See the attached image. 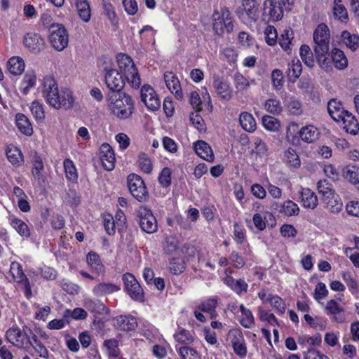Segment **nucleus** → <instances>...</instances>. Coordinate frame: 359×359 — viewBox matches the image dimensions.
I'll list each match as a JSON object with an SVG mask.
<instances>
[{
    "instance_id": "1",
    "label": "nucleus",
    "mask_w": 359,
    "mask_h": 359,
    "mask_svg": "<svg viewBox=\"0 0 359 359\" xmlns=\"http://www.w3.org/2000/svg\"><path fill=\"white\" fill-rule=\"evenodd\" d=\"M41 93L47 103L56 109H68L73 105L74 100L71 91L65 89L59 93L57 84L51 76L43 78Z\"/></svg>"
},
{
    "instance_id": "2",
    "label": "nucleus",
    "mask_w": 359,
    "mask_h": 359,
    "mask_svg": "<svg viewBox=\"0 0 359 359\" xmlns=\"http://www.w3.org/2000/svg\"><path fill=\"white\" fill-rule=\"evenodd\" d=\"M313 41L315 43L313 50L318 64L326 72H330L332 66L330 61L326 57L329 50L330 30L326 25H318L313 33Z\"/></svg>"
},
{
    "instance_id": "3",
    "label": "nucleus",
    "mask_w": 359,
    "mask_h": 359,
    "mask_svg": "<svg viewBox=\"0 0 359 359\" xmlns=\"http://www.w3.org/2000/svg\"><path fill=\"white\" fill-rule=\"evenodd\" d=\"M110 113L118 120L130 119L135 111V102L125 93H112L107 96Z\"/></svg>"
},
{
    "instance_id": "4",
    "label": "nucleus",
    "mask_w": 359,
    "mask_h": 359,
    "mask_svg": "<svg viewBox=\"0 0 359 359\" xmlns=\"http://www.w3.org/2000/svg\"><path fill=\"white\" fill-rule=\"evenodd\" d=\"M116 59L118 68L127 82L131 87L138 88L141 84V79L132 58L126 54L118 53Z\"/></svg>"
},
{
    "instance_id": "5",
    "label": "nucleus",
    "mask_w": 359,
    "mask_h": 359,
    "mask_svg": "<svg viewBox=\"0 0 359 359\" xmlns=\"http://www.w3.org/2000/svg\"><path fill=\"white\" fill-rule=\"evenodd\" d=\"M49 41L57 50H63L68 45L69 36L67 29L61 24H53L49 27Z\"/></svg>"
},
{
    "instance_id": "6",
    "label": "nucleus",
    "mask_w": 359,
    "mask_h": 359,
    "mask_svg": "<svg viewBox=\"0 0 359 359\" xmlns=\"http://www.w3.org/2000/svg\"><path fill=\"white\" fill-rule=\"evenodd\" d=\"M128 189L132 196L139 202H144L149 198L147 189L142 177L136 174H130L127 177Z\"/></svg>"
},
{
    "instance_id": "7",
    "label": "nucleus",
    "mask_w": 359,
    "mask_h": 359,
    "mask_svg": "<svg viewBox=\"0 0 359 359\" xmlns=\"http://www.w3.org/2000/svg\"><path fill=\"white\" fill-rule=\"evenodd\" d=\"M137 215L139 224L143 231L147 233H153L157 231V220L149 209L146 207H140Z\"/></svg>"
},
{
    "instance_id": "8",
    "label": "nucleus",
    "mask_w": 359,
    "mask_h": 359,
    "mask_svg": "<svg viewBox=\"0 0 359 359\" xmlns=\"http://www.w3.org/2000/svg\"><path fill=\"white\" fill-rule=\"evenodd\" d=\"M105 83L112 93H122L125 86L123 76L115 69L104 68Z\"/></svg>"
},
{
    "instance_id": "9",
    "label": "nucleus",
    "mask_w": 359,
    "mask_h": 359,
    "mask_svg": "<svg viewBox=\"0 0 359 359\" xmlns=\"http://www.w3.org/2000/svg\"><path fill=\"white\" fill-rule=\"evenodd\" d=\"M27 330L29 333H32V330L27 327L22 331L18 327H11L6 332V339L11 342L13 345L22 348L27 343L32 344V342L28 337Z\"/></svg>"
},
{
    "instance_id": "10",
    "label": "nucleus",
    "mask_w": 359,
    "mask_h": 359,
    "mask_svg": "<svg viewBox=\"0 0 359 359\" xmlns=\"http://www.w3.org/2000/svg\"><path fill=\"white\" fill-rule=\"evenodd\" d=\"M141 100L151 111H156L161 106V101L154 88L149 85H144L141 88Z\"/></svg>"
},
{
    "instance_id": "11",
    "label": "nucleus",
    "mask_w": 359,
    "mask_h": 359,
    "mask_svg": "<svg viewBox=\"0 0 359 359\" xmlns=\"http://www.w3.org/2000/svg\"><path fill=\"white\" fill-rule=\"evenodd\" d=\"M24 44L30 51L37 53L44 48V40L36 33H27L24 37Z\"/></svg>"
},
{
    "instance_id": "12",
    "label": "nucleus",
    "mask_w": 359,
    "mask_h": 359,
    "mask_svg": "<svg viewBox=\"0 0 359 359\" xmlns=\"http://www.w3.org/2000/svg\"><path fill=\"white\" fill-rule=\"evenodd\" d=\"M213 88L217 94L224 100H229L231 97V90L229 83L217 75L213 76Z\"/></svg>"
},
{
    "instance_id": "13",
    "label": "nucleus",
    "mask_w": 359,
    "mask_h": 359,
    "mask_svg": "<svg viewBox=\"0 0 359 359\" xmlns=\"http://www.w3.org/2000/svg\"><path fill=\"white\" fill-rule=\"evenodd\" d=\"M164 80L167 88L180 99L182 98V92L177 77L172 72L164 74Z\"/></svg>"
},
{
    "instance_id": "14",
    "label": "nucleus",
    "mask_w": 359,
    "mask_h": 359,
    "mask_svg": "<svg viewBox=\"0 0 359 359\" xmlns=\"http://www.w3.org/2000/svg\"><path fill=\"white\" fill-rule=\"evenodd\" d=\"M301 201L305 208L314 210L318 204L316 194L309 188H302Z\"/></svg>"
},
{
    "instance_id": "15",
    "label": "nucleus",
    "mask_w": 359,
    "mask_h": 359,
    "mask_svg": "<svg viewBox=\"0 0 359 359\" xmlns=\"http://www.w3.org/2000/svg\"><path fill=\"white\" fill-rule=\"evenodd\" d=\"M264 10L272 20L278 21L283 18V9L280 3L272 0H266L264 2Z\"/></svg>"
},
{
    "instance_id": "16",
    "label": "nucleus",
    "mask_w": 359,
    "mask_h": 359,
    "mask_svg": "<svg viewBox=\"0 0 359 359\" xmlns=\"http://www.w3.org/2000/svg\"><path fill=\"white\" fill-rule=\"evenodd\" d=\"M340 122L343 128L348 133L355 135L359 131V123L353 114L348 111L343 115Z\"/></svg>"
},
{
    "instance_id": "17",
    "label": "nucleus",
    "mask_w": 359,
    "mask_h": 359,
    "mask_svg": "<svg viewBox=\"0 0 359 359\" xmlns=\"http://www.w3.org/2000/svg\"><path fill=\"white\" fill-rule=\"evenodd\" d=\"M325 310L327 311V314L333 316V320L335 322L340 323L345 320V316L343 314L344 309L335 300L332 299L327 302Z\"/></svg>"
},
{
    "instance_id": "18",
    "label": "nucleus",
    "mask_w": 359,
    "mask_h": 359,
    "mask_svg": "<svg viewBox=\"0 0 359 359\" xmlns=\"http://www.w3.org/2000/svg\"><path fill=\"white\" fill-rule=\"evenodd\" d=\"M327 111L332 118L336 122H340L343 115L347 111L344 110L340 102L332 99L327 103Z\"/></svg>"
},
{
    "instance_id": "19",
    "label": "nucleus",
    "mask_w": 359,
    "mask_h": 359,
    "mask_svg": "<svg viewBox=\"0 0 359 359\" xmlns=\"http://www.w3.org/2000/svg\"><path fill=\"white\" fill-rule=\"evenodd\" d=\"M137 326V320L133 317L120 316L116 318V327L120 330L127 332L132 331L134 330Z\"/></svg>"
},
{
    "instance_id": "20",
    "label": "nucleus",
    "mask_w": 359,
    "mask_h": 359,
    "mask_svg": "<svg viewBox=\"0 0 359 359\" xmlns=\"http://www.w3.org/2000/svg\"><path fill=\"white\" fill-rule=\"evenodd\" d=\"M15 123L18 130L27 136L33 133V128L29 118L23 114L18 113L15 116Z\"/></svg>"
},
{
    "instance_id": "21",
    "label": "nucleus",
    "mask_w": 359,
    "mask_h": 359,
    "mask_svg": "<svg viewBox=\"0 0 359 359\" xmlns=\"http://www.w3.org/2000/svg\"><path fill=\"white\" fill-rule=\"evenodd\" d=\"M75 6L80 18L85 22H89L91 10L88 0H75Z\"/></svg>"
},
{
    "instance_id": "22",
    "label": "nucleus",
    "mask_w": 359,
    "mask_h": 359,
    "mask_svg": "<svg viewBox=\"0 0 359 359\" xmlns=\"http://www.w3.org/2000/svg\"><path fill=\"white\" fill-rule=\"evenodd\" d=\"M239 122L243 130L247 132L252 133L257 128V123L253 116L247 111L241 113L239 116Z\"/></svg>"
},
{
    "instance_id": "23",
    "label": "nucleus",
    "mask_w": 359,
    "mask_h": 359,
    "mask_svg": "<svg viewBox=\"0 0 359 359\" xmlns=\"http://www.w3.org/2000/svg\"><path fill=\"white\" fill-rule=\"evenodd\" d=\"M119 290L120 287L114 283H101L93 287V292L95 295L101 297L117 292Z\"/></svg>"
},
{
    "instance_id": "24",
    "label": "nucleus",
    "mask_w": 359,
    "mask_h": 359,
    "mask_svg": "<svg viewBox=\"0 0 359 359\" xmlns=\"http://www.w3.org/2000/svg\"><path fill=\"white\" fill-rule=\"evenodd\" d=\"M299 136L304 142L312 143L318 138L319 132L316 127L309 125L301 129Z\"/></svg>"
},
{
    "instance_id": "25",
    "label": "nucleus",
    "mask_w": 359,
    "mask_h": 359,
    "mask_svg": "<svg viewBox=\"0 0 359 359\" xmlns=\"http://www.w3.org/2000/svg\"><path fill=\"white\" fill-rule=\"evenodd\" d=\"M331 56L334 67L337 69L342 70L347 67L348 60L342 50L338 48H333L331 52Z\"/></svg>"
},
{
    "instance_id": "26",
    "label": "nucleus",
    "mask_w": 359,
    "mask_h": 359,
    "mask_svg": "<svg viewBox=\"0 0 359 359\" xmlns=\"http://www.w3.org/2000/svg\"><path fill=\"white\" fill-rule=\"evenodd\" d=\"M10 224L22 237L28 238L30 236V230L27 224L22 219L14 216L9 218Z\"/></svg>"
},
{
    "instance_id": "27",
    "label": "nucleus",
    "mask_w": 359,
    "mask_h": 359,
    "mask_svg": "<svg viewBox=\"0 0 359 359\" xmlns=\"http://www.w3.org/2000/svg\"><path fill=\"white\" fill-rule=\"evenodd\" d=\"M85 306L89 311L95 314L104 315L108 313L106 306L97 299H86Z\"/></svg>"
},
{
    "instance_id": "28",
    "label": "nucleus",
    "mask_w": 359,
    "mask_h": 359,
    "mask_svg": "<svg viewBox=\"0 0 359 359\" xmlns=\"http://www.w3.org/2000/svg\"><path fill=\"white\" fill-rule=\"evenodd\" d=\"M217 304V298L212 297L203 302L198 306V309L203 312L210 313V318L213 319L215 318L217 315L216 313Z\"/></svg>"
},
{
    "instance_id": "29",
    "label": "nucleus",
    "mask_w": 359,
    "mask_h": 359,
    "mask_svg": "<svg viewBox=\"0 0 359 359\" xmlns=\"http://www.w3.org/2000/svg\"><path fill=\"white\" fill-rule=\"evenodd\" d=\"M8 69L13 75L21 74L25 69L24 60L20 57H13L8 61Z\"/></svg>"
},
{
    "instance_id": "30",
    "label": "nucleus",
    "mask_w": 359,
    "mask_h": 359,
    "mask_svg": "<svg viewBox=\"0 0 359 359\" xmlns=\"http://www.w3.org/2000/svg\"><path fill=\"white\" fill-rule=\"evenodd\" d=\"M294 33L292 29H286L281 34L279 38V44L281 48L287 52H290L294 46L292 43Z\"/></svg>"
},
{
    "instance_id": "31",
    "label": "nucleus",
    "mask_w": 359,
    "mask_h": 359,
    "mask_svg": "<svg viewBox=\"0 0 359 359\" xmlns=\"http://www.w3.org/2000/svg\"><path fill=\"white\" fill-rule=\"evenodd\" d=\"M302 69L301 62L298 59H293L288 64L287 71L288 79L290 81L294 82L301 75Z\"/></svg>"
},
{
    "instance_id": "32",
    "label": "nucleus",
    "mask_w": 359,
    "mask_h": 359,
    "mask_svg": "<svg viewBox=\"0 0 359 359\" xmlns=\"http://www.w3.org/2000/svg\"><path fill=\"white\" fill-rule=\"evenodd\" d=\"M342 41L350 49L355 50L359 47V36L351 34L348 31H344L341 35Z\"/></svg>"
},
{
    "instance_id": "33",
    "label": "nucleus",
    "mask_w": 359,
    "mask_h": 359,
    "mask_svg": "<svg viewBox=\"0 0 359 359\" xmlns=\"http://www.w3.org/2000/svg\"><path fill=\"white\" fill-rule=\"evenodd\" d=\"M194 150L198 157H214L212 149L205 141L199 140L196 142Z\"/></svg>"
},
{
    "instance_id": "34",
    "label": "nucleus",
    "mask_w": 359,
    "mask_h": 359,
    "mask_svg": "<svg viewBox=\"0 0 359 359\" xmlns=\"http://www.w3.org/2000/svg\"><path fill=\"white\" fill-rule=\"evenodd\" d=\"M87 262L92 270L100 273L104 271V266L101 262L99 255L93 252H90L87 255Z\"/></svg>"
},
{
    "instance_id": "35",
    "label": "nucleus",
    "mask_w": 359,
    "mask_h": 359,
    "mask_svg": "<svg viewBox=\"0 0 359 359\" xmlns=\"http://www.w3.org/2000/svg\"><path fill=\"white\" fill-rule=\"evenodd\" d=\"M36 76L34 71L28 70L24 76L22 83V92L27 95L30 88H33L36 84Z\"/></svg>"
},
{
    "instance_id": "36",
    "label": "nucleus",
    "mask_w": 359,
    "mask_h": 359,
    "mask_svg": "<svg viewBox=\"0 0 359 359\" xmlns=\"http://www.w3.org/2000/svg\"><path fill=\"white\" fill-rule=\"evenodd\" d=\"M266 302H269L278 313L283 314L285 313V304L283 299L278 296L269 294Z\"/></svg>"
},
{
    "instance_id": "37",
    "label": "nucleus",
    "mask_w": 359,
    "mask_h": 359,
    "mask_svg": "<svg viewBox=\"0 0 359 359\" xmlns=\"http://www.w3.org/2000/svg\"><path fill=\"white\" fill-rule=\"evenodd\" d=\"M299 53L302 60L306 66L309 67H312L314 66L313 53L311 52V48L309 46L302 45L300 47Z\"/></svg>"
},
{
    "instance_id": "38",
    "label": "nucleus",
    "mask_w": 359,
    "mask_h": 359,
    "mask_svg": "<svg viewBox=\"0 0 359 359\" xmlns=\"http://www.w3.org/2000/svg\"><path fill=\"white\" fill-rule=\"evenodd\" d=\"M30 111L37 121H43L45 118V111L42 103L34 100L31 103Z\"/></svg>"
},
{
    "instance_id": "39",
    "label": "nucleus",
    "mask_w": 359,
    "mask_h": 359,
    "mask_svg": "<svg viewBox=\"0 0 359 359\" xmlns=\"http://www.w3.org/2000/svg\"><path fill=\"white\" fill-rule=\"evenodd\" d=\"M64 168L66 177L68 180L75 182L78 179V174L76 167L70 158H65L64 161Z\"/></svg>"
},
{
    "instance_id": "40",
    "label": "nucleus",
    "mask_w": 359,
    "mask_h": 359,
    "mask_svg": "<svg viewBox=\"0 0 359 359\" xmlns=\"http://www.w3.org/2000/svg\"><path fill=\"white\" fill-rule=\"evenodd\" d=\"M264 108L268 112L273 114H279L283 109L280 100L273 98L266 101Z\"/></svg>"
},
{
    "instance_id": "41",
    "label": "nucleus",
    "mask_w": 359,
    "mask_h": 359,
    "mask_svg": "<svg viewBox=\"0 0 359 359\" xmlns=\"http://www.w3.org/2000/svg\"><path fill=\"white\" fill-rule=\"evenodd\" d=\"M262 125L270 131H278L280 127L279 121L271 116H264L262 117Z\"/></svg>"
},
{
    "instance_id": "42",
    "label": "nucleus",
    "mask_w": 359,
    "mask_h": 359,
    "mask_svg": "<svg viewBox=\"0 0 359 359\" xmlns=\"http://www.w3.org/2000/svg\"><path fill=\"white\" fill-rule=\"evenodd\" d=\"M333 7L334 15L339 20L343 21L348 19V12L344 5L341 4V0H334Z\"/></svg>"
},
{
    "instance_id": "43",
    "label": "nucleus",
    "mask_w": 359,
    "mask_h": 359,
    "mask_svg": "<svg viewBox=\"0 0 359 359\" xmlns=\"http://www.w3.org/2000/svg\"><path fill=\"white\" fill-rule=\"evenodd\" d=\"M126 292L133 299L138 302L144 301V291L139 283L127 289Z\"/></svg>"
},
{
    "instance_id": "44",
    "label": "nucleus",
    "mask_w": 359,
    "mask_h": 359,
    "mask_svg": "<svg viewBox=\"0 0 359 359\" xmlns=\"http://www.w3.org/2000/svg\"><path fill=\"white\" fill-rule=\"evenodd\" d=\"M104 346L107 348L109 356L116 358L119 355L118 343L116 339H107L104 341Z\"/></svg>"
},
{
    "instance_id": "45",
    "label": "nucleus",
    "mask_w": 359,
    "mask_h": 359,
    "mask_svg": "<svg viewBox=\"0 0 359 359\" xmlns=\"http://www.w3.org/2000/svg\"><path fill=\"white\" fill-rule=\"evenodd\" d=\"M178 353L182 359H201L197 351L188 346H181L178 349Z\"/></svg>"
},
{
    "instance_id": "46",
    "label": "nucleus",
    "mask_w": 359,
    "mask_h": 359,
    "mask_svg": "<svg viewBox=\"0 0 359 359\" xmlns=\"http://www.w3.org/2000/svg\"><path fill=\"white\" fill-rule=\"evenodd\" d=\"M158 180L163 188H168L171 184V170L169 168L165 167L160 172Z\"/></svg>"
},
{
    "instance_id": "47",
    "label": "nucleus",
    "mask_w": 359,
    "mask_h": 359,
    "mask_svg": "<svg viewBox=\"0 0 359 359\" xmlns=\"http://www.w3.org/2000/svg\"><path fill=\"white\" fill-rule=\"evenodd\" d=\"M169 269L174 274H179L185 269V264L182 259L172 258L169 263Z\"/></svg>"
},
{
    "instance_id": "48",
    "label": "nucleus",
    "mask_w": 359,
    "mask_h": 359,
    "mask_svg": "<svg viewBox=\"0 0 359 359\" xmlns=\"http://www.w3.org/2000/svg\"><path fill=\"white\" fill-rule=\"evenodd\" d=\"M116 158H94V164L96 168L102 166L107 171H111L115 168Z\"/></svg>"
},
{
    "instance_id": "49",
    "label": "nucleus",
    "mask_w": 359,
    "mask_h": 359,
    "mask_svg": "<svg viewBox=\"0 0 359 359\" xmlns=\"http://www.w3.org/2000/svg\"><path fill=\"white\" fill-rule=\"evenodd\" d=\"M282 212L287 216L297 215L299 212V208L297 204L289 200L283 204Z\"/></svg>"
},
{
    "instance_id": "50",
    "label": "nucleus",
    "mask_w": 359,
    "mask_h": 359,
    "mask_svg": "<svg viewBox=\"0 0 359 359\" xmlns=\"http://www.w3.org/2000/svg\"><path fill=\"white\" fill-rule=\"evenodd\" d=\"M235 87L239 91L247 90L250 86V82L241 74L234 75Z\"/></svg>"
},
{
    "instance_id": "51",
    "label": "nucleus",
    "mask_w": 359,
    "mask_h": 359,
    "mask_svg": "<svg viewBox=\"0 0 359 359\" xmlns=\"http://www.w3.org/2000/svg\"><path fill=\"white\" fill-rule=\"evenodd\" d=\"M266 42L269 46H273L277 42L278 33L273 26L268 25L264 31Z\"/></svg>"
},
{
    "instance_id": "52",
    "label": "nucleus",
    "mask_w": 359,
    "mask_h": 359,
    "mask_svg": "<svg viewBox=\"0 0 359 359\" xmlns=\"http://www.w3.org/2000/svg\"><path fill=\"white\" fill-rule=\"evenodd\" d=\"M255 0H246L243 3L244 10L251 19H255L257 16L258 9Z\"/></svg>"
},
{
    "instance_id": "53",
    "label": "nucleus",
    "mask_w": 359,
    "mask_h": 359,
    "mask_svg": "<svg viewBox=\"0 0 359 359\" xmlns=\"http://www.w3.org/2000/svg\"><path fill=\"white\" fill-rule=\"evenodd\" d=\"M175 339L177 341L183 344H191L194 341V337L190 332L181 329L175 335Z\"/></svg>"
},
{
    "instance_id": "54",
    "label": "nucleus",
    "mask_w": 359,
    "mask_h": 359,
    "mask_svg": "<svg viewBox=\"0 0 359 359\" xmlns=\"http://www.w3.org/2000/svg\"><path fill=\"white\" fill-rule=\"evenodd\" d=\"M254 146L255 148L252 149L253 154L260 156L267 155L266 145L259 137L255 138Z\"/></svg>"
},
{
    "instance_id": "55",
    "label": "nucleus",
    "mask_w": 359,
    "mask_h": 359,
    "mask_svg": "<svg viewBox=\"0 0 359 359\" xmlns=\"http://www.w3.org/2000/svg\"><path fill=\"white\" fill-rule=\"evenodd\" d=\"M232 346L234 352L241 357H245L247 354L245 344L242 342L239 338L232 340Z\"/></svg>"
},
{
    "instance_id": "56",
    "label": "nucleus",
    "mask_w": 359,
    "mask_h": 359,
    "mask_svg": "<svg viewBox=\"0 0 359 359\" xmlns=\"http://www.w3.org/2000/svg\"><path fill=\"white\" fill-rule=\"evenodd\" d=\"M304 319L312 327L314 328L319 327L320 330H323L325 327L326 321L320 318H312L309 314L304 315Z\"/></svg>"
},
{
    "instance_id": "57",
    "label": "nucleus",
    "mask_w": 359,
    "mask_h": 359,
    "mask_svg": "<svg viewBox=\"0 0 359 359\" xmlns=\"http://www.w3.org/2000/svg\"><path fill=\"white\" fill-rule=\"evenodd\" d=\"M282 72L278 69H274L271 74L272 83L275 89L280 90L283 86Z\"/></svg>"
},
{
    "instance_id": "58",
    "label": "nucleus",
    "mask_w": 359,
    "mask_h": 359,
    "mask_svg": "<svg viewBox=\"0 0 359 359\" xmlns=\"http://www.w3.org/2000/svg\"><path fill=\"white\" fill-rule=\"evenodd\" d=\"M178 248V241L174 237H168L164 244V251L167 254H172Z\"/></svg>"
},
{
    "instance_id": "59",
    "label": "nucleus",
    "mask_w": 359,
    "mask_h": 359,
    "mask_svg": "<svg viewBox=\"0 0 359 359\" xmlns=\"http://www.w3.org/2000/svg\"><path fill=\"white\" fill-rule=\"evenodd\" d=\"M327 208L332 212L338 213L342 210L343 204L340 198L326 201Z\"/></svg>"
},
{
    "instance_id": "60",
    "label": "nucleus",
    "mask_w": 359,
    "mask_h": 359,
    "mask_svg": "<svg viewBox=\"0 0 359 359\" xmlns=\"http://www.w3.org/2000/svg\"><path fill=\"white\" fill-rule=\"evenodd\" d=\"M103 222L106 232L110 236L114 235L116 232V229L113 217L111 215L104 217Z\"/></svg>"
},
{
    "instance_id": "61",
    "label": "nucleus",
    "mask_w": 359,
    "mask_h": 359,
    "mask_svg": "<svg viewBox=\"0 0 359 359\" xmlns=\"http://www.w3.org/2000/svg\"><path fill=\"white\" fill-rule=\"evenodd\" d=\"M222 16L224 17L223 23H224V28L226 32H230L233 30V25L231 17V13L227 8L222 9Z\"/></svg>"
},
{
    "instance_id": "62",
    "label": "nucleus",
    "mask_w": 359,
    "mask_h": 359,
    "mask_svg": "<svg viewBox=\"0 0 359 359\" xmlns=\"http://www.w3.org/2000/svg\"><path fill=\"white\" fill-rule=\"evenodd\" d=\"M243 318L241 319V324L246 328H250L254 324V317L252 312L248 310V311H245L244 313L242 314Z\"/></svg>"
},
{
    "instance_id": "63",
    "label": "nucleus",
    "mask_w": 359,
    "mask_h": 359,
    "mask_svg": "<svg viewBox=\"0 0 359 359\" xmlns=\"http://www.w3.org/2000/svg\"><path fill=\"white\" fill-rule=\"evenodd\" d=\"M280 233L283 237H295L297 231L292 225L285 224L280 227Z\"/></svg>"
},
{
    "instance_id": "64",
    "label": "nucleus",
    "mask_w": 359,
    "mask_h": 359,
    "mask_svg": "<svg viewBox=\"0 0 359 359\" xmlns=\"http://www.w3.org/2000/svg\"><path fill=\"white\" fill-rule=\"evenodd\" d=\"M346 208L348 215L359 217V202L350 201Z\"/></svg>"
}]
</instances>
